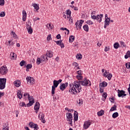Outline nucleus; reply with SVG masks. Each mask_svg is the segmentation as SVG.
<instances>
[{"instance_id":"1","label":"nucleus","mask_w":130,"mask_h":130,"mask_svg":"<svg viewBox=\"0 0 130 130\" xmlns=\"http://www.w3.org/2000/svg\"><path fill=\"white\" fill-rule=\"evenodd\" d=\"M81 85H82V86H84L85 87H87V86L90 87L91 83V81L86 78L82 81H74L73 84H70L69 85V92L74 95H76L77 93H80V92L82 91V86H81Z\"/></svg>"},{"instance_id":"2","label":"nucleus","mask_w":130,"mask_h":130,"mask_svg":"<svg viewBox=\"0 0 130 130\" xmlns=\"http://www.w3.org/2000/svg\"><path fill=\"white\" fill-rule=\"evenodd\" d=\"M91 18L92 19V20H96L97 21H99V23H101L103 18V14L98 15L96 16L91 15Z\"/></svg>"},{"instance_id":"3","label":"nucleus","mask_w":130,"mask_h":130,"mask_svg":"<svg viewBox=\"0 0 130 130\" xmlns=\"http://www.w3.org/2000/svg\"><path fill=\"white\" fill-rule=\"evenodd\" d=\"M67 121H70L68 122L69 124H70L72 126H73V114L71 113H67Z\"/></svg>"},{"instance_id":"4","label":"nucleus","mask_w":130,"mask_h":130,"mask_svg":"<svg viewBox=\"0 0 130 130\" xmlns=\"http://www.w3.org/2000/svg\"><path fill=\"white\" fill-rule=\"evenodd\" d=\"M8 73V68L6 66H4L0 68V74L1 75H6Z\"/></svg>"},{"instance_id":"5","label":"nucleus","mask_w":130,"mask_h":130,"mask_svg":"<svg viewBox=\"0 0 130 130\" xmlns=\"http://www.w3.org/2000/svg\"><path fill=\"white\" fill-rule=\"evenodd\" d=\"M125 91L123 90H118V97H122V98H123V97H125L126 96V94L125 93Z\"/></svg>"},{"instance_id":"6","label":"nucleus","mask_w":130,"mask_h":130,"mask_svg":"<svg viewBox=\"0 0 130 130\" xmlns=\"http://www.w3.org/2000/svg\"><path fill=\"white\" fill-rule=\"evenodd\" d=\"M83 23H84L83 20H80V21H77L76 22L75 25L77 30L82 28V24H83Z\"/></svg>"},{"instance_id":"7","label":"nucleus","mask_w":130,"mask_h":130,"mask_svg":"<svg viewBox=\"0 0 130 130\" xmlns=\"http://www.w3.org/2000/svg\"><path fill=\"white\" fill-rule=\"evenodd\" d=\"M29 126L31 128H34V130H38L39 129V127H38V125L37 124L34 123L32 122H30L29 123Z\"/></svg>"},{"instance_id":"8","label":"nucleus","mask_w":130,"mask_h":130,"mask_svg":"<svg viewBox=\"0 0 130 130\" xmlns=\"http://www.w3.org/2000/svg\"><path fill=\"white\" fill-rule=\"evenodd\" d=\"M39 118H40L43 123H45V122H46V121H45V119L44 118V114L43 113H40L39 115Z\"/></svg>"},{"instance_id":"9","label":"nucleus","mask_w":130,"mask_h":130,"mask_svg":"<svg viewBox=\"0 0 130 130\" xmlns=\"http://www.w3.org/2000/svg\"><path fill=\"white\" fill-rule=\"evenodd\" d=\"M26 81H27V83H29L31 85H33L35 83V79L31 77H27L26 78Z\"/></svg>"},{"instance_id":"10","label":"nucleus","mask_w":130,"mask_h":130,"mask_svg":"<svg viewBox=\"0 0 130 130\" xmlns=\"http://www.w3.org/2000/svg\"><path fill=\"white\" fill-rule=\"evenodd\" d=\"M68 86H69V83L68 82L61 84L59 87L60 90H61V91H64L66 88H68Z\"/></svg>"},{"instance_id":"11","label":"nucleus","mask_w":130,"mask_h":130,"mask_svg":"<svg viewBox=\"0 0 130 130\" xmlns=\"http://www.w3.org/2000/svg\"><path fill=\"white\" fill-rule=\"evenodd\" d=\"M90 125H91V121L88 120L84 122L83 127L84 129H87V128H88L90 126Z\"/></svg>"},{"instance_id":"12","label":"nucleus","mask_w":130,"mask_h":130,"mask_svg":"<svg viewBox=\"0 0 130 130\" xmlns=\"http://www.w3.org/2000/svg\"><path fill=\"white\" fill-rule=\"evenodd\" d=\"M26 29L28 31V34H32V33H33V29L29 24H26Z\"/></svg>"},{"instance_id":"13","label":"nucleus","mask_w":130,"mask_h":130,"mask_svg":"<svg viewBox=\"0 0 130 130\" xmlns=\"http://www.w3.org/2000/svg\"><path fill=\"white\" fill-rule=\"evenodd\" d=\"M22 21L25 22V21H26V19H27V13H26L25 10L22 11Z\"/></svg>"},{"instance_id":"14","label":"nucleus","mask_w":130,"mask_h":130,"mask_svg":"<svg viewBox=\"0 0 130 130\" xmlns=\"http://www.w3.org/2000/svg\"><path fill=\"white\" fill-rule=\"evenodd\" d=\"M74 121H77L78 120V118L79 117V114L78 113L77 111H75L74 114Z\"/></svg>"},{"instance_id":"15","label":"nucleus","mask_w":130,"mask_h":130,"mask_svg":"<svg viewBox=\"0 0 130 130\" xmlns=\"http://www.w3.org/2000/svg\"><path fill=\"white\" fill-rule=\"evenodd\" d=\"M40 108V104L39 102H37L34 107V110H39V109Z\"/></svg>"},{"instance_id":"16","label":"nucleus","mask_w":130,"mask_h":130,"mask_svg":"<svg viewBox=\"0 0 130 130\" xmlns=\"http://www.w3.org/2000/svg\"><path fill=\"white\" fill-rule=\"evenodd\" d=\"M14 84L15 87H20L21 86V81L19 80H16L14 82Z\"/></svg>"},{"instance_id":"17","label":"nucleus","mask_w":130,"mask_h":130,"mask_svg":"<svg viewBox=\"0 0 130 130\" xmlns=\"http://www.w3.org/2000/svg\"><path fill=\"white\" fill-rule=\"evenodd\" d=\"M108 83L105 81H103V82L100 84V87L102 88H104V87H107Z\"/></svg>"},{"instance_id":"18","label":"nucleus","mask_w":130,"mask_h":130,"mask_svg":"<svg viewBox=\"0 0 130 130\" xmlns=\"http://www.w3.org/2000/svg\"><path fill=\"white\" fill-rule=\"evenodd\" d=\"M46 56H47V57L51 58L52 56H53V53L50 51H47L46 54Z\"/></svg>"},{"instance_id":"19","label":"nucleus","mask_w":130,"mask_h":130,"mask_svg":"<svg viewBox=\"0 0 130 130\" xmlns=\"http://www.w3.org/2000/svg\"><path fill=\"white\" fill-rule=\"evenodd\" d=\"M11 59H16L17 58V54L15 53H11L10 54Z\"/></svg>"},{"instance_id":"20","label":"nucleus","mask_w":130,"mask_h":130,"mask_svg":"<svg viewBox=\"0 0 130 130\" xmlns=\"http://www.w3.org/2000/svg\"><path fill=\"white\" fill-rule=\"evenodd\" d=\"M0 84L6 85V83H7V79L6 78H0Z\"/></svg>"},{"instance_id":"21","label":"nucleus","mask_w":130,"mask_h":130,"mask_svg":"<svg viewBox=\"0 0 130 130\" xmlns=\"http://www.w3.org/2000/svg\"><path fill=\"white\" fill-rule=\"evenodd\" d=\"M3 130H9V124L8 123L3 124Z\"/></svg>"},{"instance_id":"22","label":"nucleus","mask_w":130,"mask_h":130,"mask_svg":"<svg viewBox=\"0 0 130 130\" xmlns=\"http://www.w3.org/2000/svg\"><path fill=\"white\" fill-rule=\"evenodd\" d=\"M34 103H35V100H33V101H29V103L26 104V106L27 107H30V106H32V105L34 104Z\"/></svg>"},{"instance_id":"23","label":"nucleus","mask_w":130,"mask_h":130,"mask_svg":"<svg viewBox=\"0 0 130 130\" xmlns=\"http://www.w3.org/2000/svg\"><path fill=\"white\" fill-rule=\"evenodd\" d=\"M41 60L42 62H44L45 60H48V59L47 58V57L46 56V55H45V56H42Z\"/></svg>"},{"instance_id":"24","label":"nucleus","mask_w":130,"mask_h":130,"mask_svg":"<svg viewBox=\"0 0 130 130\" xmlns=\"http://www.w3.org/2000/svg\"><path fill=\"white\" fill-rule=\"evenodd\" d=\"M58 82H57V80H54L53 81V85L52 87H53V88H57V86H58Z\"/></svg>"},{"instance_id":"25","label":"nucleus","mask_w":130,"mask_h":130,"mask_svg":"<svg viewBox=\"0 0 130 130\" xmlns=\"http://www.w3.org/2000/svg\"><path fill=\"white\" fill-rule=\"evenodd\" d=\"M105 24L106 25H110V17L109 18H106L105 20Z\"/></svg>"},{"instance_id":"26","label":"nucleus","mask_w":130,"mask_h":130,"mask_svg":"<svg viewBox=\"0 0 130 130\" xmlns=\"http://www.w3.org/2000/svg\"><path fill=\"white\" fill-rule=\"evenodd\" d=\"M74 41H75V36H70L69 38V42L72 43V42H74Z\"/></svg>"},{"instance_id":"27","label":"nucleus","mask_w":130,"mask_h":130,"mask_svg":"<svg viewBox=\"0 0 130 130\" xmlns=\"http://www.w3.org/2000/svg\"><path fill=\"white\" fill-rule=\"evenodd\" d=\"M104 115V110H101L100 111L98 112V116H102V115Z\"/></svg>"},{"instance_id":"28","label":"nucleus","mask_w":130,"mask_h":130,"mask_svg":"<svg viewBox=\"0 0 130 130\" xmlns=\"http://www.w3.org/2000/svg\"><path fill=\"white\" fill-rule=\"evenodd\" d=\"M17 96H18V98H19V99H22V97H23V94L21 92V91H19L17 92Z\"/></svg>"},{"instance_id":"29","label":"nucleus","mask_w":130,"mask_h":130,"mask_svg":"<svg viewBox=\"0 0 130 130\" xmlns=\"http://www.w3.org/2000/svg\"><path fill=\"white\" fill-rule=\"evenodd\" d=\"M83 28L84 31H86V32H88L89 31V26H88V25L87 24L84 25Z\"/></svg>"},{"instance_id":"30","label":"nucleus","mask_w":130,"mask_h":130,"mask_svg":"<svg viewBox=\"0 0 130 130\" xmlns=\"http://www.w3.org/2000/svg\"><path fill=\"white\" fill-rule=\"evenodd\" d=\"M83 100L79 99L78 101H77V103L78 104V106H81V104H83Z\"/></svg>"},{"instance_id":"31","label":"nucleus","mask_w":130,"mask_h":130,"mask_svg":"<svg viewBox=\"0 0 130 130\" xmlns=\"http://www.w3.org/2000/svg\"><path fill=\"white\" fill-rule=\"evenodd\" d=\"M20 67H23V66H25L26 64V61L24 60H22L20 62Z\"/></svg>"},{"instance_id":"32","label":"nucleus","mask_w":130,"mask_h":130,"mask_svg":"<svg viewBox=\"0 0 130 130\" xmlns=\"http://www.w3.org/2000/svg\"><path fill=\"white\" fill-rule=\"evenodd\" d=\"M118 116V113L116 112L112 114L113 118H116Z\"/></svg>"},{"instance_id":"33","label":"nucleus","mask_w":130,"mask_h":130,"mask_svg":"<svg viewBox=\"0 0 130 130\" xmlns=\"http://www.w3.org/2000/svg\"><path fill=\"white\" fill-rule=\"evenodd\" d=\"M116 107H117L116 105H114L113 107H111V109L110 110V111L112 112L114 111L115 110H116Z\"/></svg>"},{"instance_id":"34","label":"nucleus","mask_w":130,"mask_h":130,"mask_svg":"<svg viewBox=\"0 0 130 130\" xmlns=\"http://www.w3.org/2000/svg\"><path fill=\"white\" fill-rule=\"evenodd\" d=\"M32 7H34V8H35V9L36 10V11H38V10H39V6L38 5H37V4H34L32 5Z\"/></svg>"},{"instance_id":"35","label":"nucleus","mask_w":130,"mask_h":130,"mask_svg":"<svg viewBox=\"0 0 130 130\" xmlns=\"http://www.w3.org/2000/svg\"><path fill=\"white\" fill-rule=\"evenodd\" d=\"M118 47H119V44L118 43H115L114 44V48L115 49H117V48H118Z\"/></svg>"},{"instance_id":"36","label":"nucleus","mask_w":130,"mask_h":130,"mask_svg":"<svg viewBox=\"0 0 130 130\" xmlns=\"http://www.w3.org/2000/svg\"><path fill=\"white\" fill-rule=\"evenodd\" d=\"M28 99L29 101H33V100H34V97L32 96H30V94H28Z\"/></svg>"},{"instance_id":"37","label":"nucleus","mask_w":130,"mask_h":130,"mask_svg":"<svg viewBox=\"0 0 130 130\" xmlns=\"http://www.w3.org/2000/svg\"><path fill=\"white\" fill-rule=\"evenodd\" d=\"M72 14V12L70 9L67 10L66 14L68 16V17H71V15Z\"/></svg>"},{"instance_id":"38","label":"nucleus","mask_w":130,"mask_h":130,"mask_svg":"<svg viewBox=\"0 0 130 130\" xmlns=\"http://www.w3.org/2000/svg\"><path fill=\"white\" fill-rule=\"evenodd\" d=\"M76 56L77 59H82V54H77Z\"/></svg>"},{"instance_id":"39","label":"nucleus","mask_w":130,"mask_h":130,"mask_svg":"<svg viewBox=\"0 0 130 130\" xmlns=\"http://www.w3.org/2000/svg\"><path fill=\"white\" fill-rule=\"evenodd\" d=\"M107 78H108L109 81H110L111 78H112V74L111 73H108Z\"/></svg>"},{"instance_id":"40","label":"nucleus","mask_w":130,"mask_h":130,"mask_svg":"<svg viewBox=\"0 0 130 130\" xmlns=\"http://www.w3.org/2000/svg\"><path fill=\"white\" fill-rule=\"evenodd\" d=\"M120 44L121 45V47H126V45L124 44V42L122 41L120 42Z\"/></svg>"},{"instance_id":"41","label":"nucleus","mask_w":130,"mask_h":130,"mask_svg":"<svg viewBox=\"0 0 130 130\" xmlns=\"http://www.w3.org/2000/svg\"><path fill=\"white\" fill-rule=\"evenodd\" d=\"M6 88V84H0V90H4Z\"/></svg>"},{"instance_id":"42","label":"nucleus","mask_w":130,"mask_h":130,"mask_svg":"<svg viewBox=\"0 0 130 130\" xmlns=\"http://www.w3.org/2000/svg\"><path fill=\"white\" fill-rule=\"evenodd\" d=\"M43 62L41 61V59L40 58H38L37 59V64H40V63H42Z\"/></svg>"},{"instance_id":"43","label":"nucleus","mask_w":130,"mask_h":130,"mask_svg":"<svg viewBox=\"0 0 130 130\" xmlns=\"http://www.w3.org/2000/svg\"><path fill=\"white\" fill-rule=\"evenodd\" d=\"M103 97H104V100H106V98H107V93L104 92L102 95Z\"/></svg>"},{"instance_id":"44","label":"nucleus","mask_w":130,"mask_h":130,"mask_svg":"<svg viewBox=\"0 0 130 130\" xmlns=\"http://www.w3.org/2000/svg\"><path fill=\"white\" fill-rule=\"evenodd\" d=\"M12 41H9L8 43H9V46H13L14 45H15V43L14 42H12Z\"/></svg>"},{"instance_id":"45","label":"nucleus","mask_w":130,"mask_h":130,"mask_svg":"<svg viewBox=\"0 0 130 130\" xmlns=\"http://www.w3.org/2000/svg\"><path fill=\"white\" fill-rule=\"evenodd\" d=\"M6 16V12H1L0 13V17L3 18V17H5Z\"/></svg>"},{"instance_id":"46","label":"nucleus","mask_w":130,"mask_h":130,"mask_svg":"<svg viewBox=\"0 0 130 130\" xmlns=\"http://www.w3.org/2000/svg\"><path fill=\"white\" fill-rule=\"evenodd\" d=\"M55 91V87H52V91H51L52 96H53V95H54Z\"/></svg>"},{"instance_id":"47","label":"nucleus","mask_w":130,"mask_h":130,"mask_svg":"<svg viewBox=\"0 0 130 130\" xmlns=\"http://www.w3.org/2000/svg\"><path fill=\"white\" fill-rule=\"evenodd\" d=\"M125 67H126V69L130 70V62L126 63Z\"/></svg>"},{"instance_id":"48","label":"nucleus","mask_w":130,"mask_h":130,"mask_svg":"<svg viewBox=\"0 0 130 130\" xmlns=\"http://www.w3.org/2000/svg\"><path fill=\"white\" fill-rule=\"evenodd\" d=\"M77 79H78V80H83V76H82L81 75H77L76 76Z\"/></svg>"},{"instance_id":"49","label":"nucleus","mask_w":130,"mask_h":130,"mask_svg":"<svg viewBox=\"0 0 130 130\" xmlns=\"http://www.w3.org/2000/svg\"><path fill=\"white\" fill-rule=\"evenodd\" d=\"M26 69H32V64H27L26 66Z\"/></svg>"},{"instance_id":"50","label":"nucleus","mask_w":130,"mask_h":130,"mask_svg":"<svg viewBox=\"0 0 130 130\" xmlns=\"http://www.w3.org/2000/svg\"><path fill=\"white\" fill-rule=\"evenodd\" d=\"M20 106H21L22 107H26V104L25 102H21L20 104Z\"/></svg>"},{"instance_id":"51","label":"nucleus","mask_w":130,"mask_h":130,"mask_svg":"<svg viewBox=\"0 0 130 130\" xmlns=\"http://www.w3.org/2000/svg\"><path fill=\"white\" fill-rule=\"evenodd\" d=\"M46 27H48V28H50V29H52V28H53V25H51V24L49 23V24H47L46 25Z\"/></svg>"},{"instance_id":"52","label":"nucleus","mask_w":130,"mask_h":130,"mask_svg":"<svg viewBox=\"0 0 130 130\" xmlns=\"http://www.w3.org/2000/svg\"><path fill=\"white\" fill-rule=\"evenodd\" d=\"M86 23L88 24V25H93V22L91 20H87Z\"/></svg>"},{"instance_id":"53","label":"nucleus","mask_w":130,"mask_h":130,"mask_svg":"<svg viewBox=\"0 0 130 130\" xmlns=\"http://www.w3.org/2000/svg\"><path fill=\"white\" fill-rule=\"evenodd\" d=\"M5 5V0H0V6Z\"/></svg>"},{"instance_id":"54","label":"nucleus","mask_w":130,"mask_h":130,"mask_svg":"<svg viewBox=\"0 0 130 130\" xmlns=\"http://www.w3.org/2000/svg\"><path fill=\"white\" fill-rule=\"evenodd\" d=\"M65 110H68V111L69 112H72L74 111V109H68V107H66L65 108Z\"/></svg>"},{"instance_id":"55","label":"nucleus","mask_w":130,"mask_h":130,"mask_svg":"<svg viewBox=\"0 0 130 130\" xmlns=\"http://www.w3.org/2000/svg\"><path fill=\"white\" fill-rule=\"evenodd\" d=\"M47 40L49 41V40H51V35H49L47 37Z\"/></svg>"},{"instance_id":"56","label":"nucleus","mask_w":130,"mask_h":130,"mask_svg":"<svg viewBox=\"0 0 130 130\" xmlns=\"http://www.w3.org/2000/svg\"><path fill=\"white\" fill-rule=\"evenodd\" d=\"M55 42H56L57 45H60L61 42H62V40L57 41H55Z\"/></svg>"},{"instance_id":"57","label":"nucleus","mask_w":130,"mask_h":130,"mask_svg":"<svg viewBox=\"0 0 130 130\" xmlns=\"http://www.w3.org/2000/svg\"><path fill=\"white\" fill-rule=\"evenodd\" d=\"M59 46H61V48H63L64 47V44H63L62 42L59 45Z\"/></svg>"},{"instance_id":"58","label":"nucleus","mask_w":130,"mask_h":130,"mask_svg":"<svg viewBox=\"0 0 130 130\" xmlns=\"http://www.w3.org/2000/svg\"><path fill=\"white\" fill-rule=\"evenodd\" d=\"M109 49H110V48H109V47H106L105 48V51L106 52L107 51H109Z\"/></svg>"},{"instance_id":"59","label":"nucleus","mask_w":130,"mask_h":130,"mask_svg":"<svg viewBox=\"0 0 130 130\" xmlns=\"http://www.w3.org/2000/svg\"><path fill=\"white\" fill-rule=\"evenodd\" d=\"M100 93H103L104 92V89L103 88V87H100Z\"/></svg>"},{"instance_id":"60","label":"nucleus","mask_w":130,"mask_h":130,"mask_svg":"<svg viewBox=\"0 0 130 130\" xmlns=\"http://www.w3.org/2000/svg\"><path fill=\"white\" fill-rule=\"evenodd\" d=\"M68 20H69V21H71V23H73V19L71 18V17H69V16H67Z\"/></svg>"},{"instance_id":"61","label":"nucleus","mask_w":130,"mask_h":130,"mask_svg":"<svg viewBox=\"0 0 130 130\" xmlns=\"http://www.w3.org/2000/svg\"><path fill=\"white\" fill-rule=\"evenodd\" d=\"M73 66H75L76 68L79 66V64H78L77 62H73Z\"/></svg>"},{"instance_id":"62","label":"nucleus","mask_w":130,"mask_h":130,"mask_svg":"<svg viewBox=\"0 0 130 130\" xmlns=\"http://www.w3.org/2000/svg\"><path fill=\"white\" fill-rule=\"evenodd\" d=\"M108 74H109V72H107L106 71V73H104V76L106 78H107V76H108Z\"/></svg>"},{"instance_id":"63","label":"nucleus","mask_w":130,"mask_h":130,"mask_svg":"<svg viewBox=\"0 0 130 130\" xmlns=\"http://www.w3.org/2000/svg\"><path fill=\"white\" fill-rule=\"evenodd\" d=\"M60 37H61V36H60V35L59 34H58V35L56 36V38H57V39H60Z\"/></svg>"},{"instance_id":"64","label":"nucleus","mask_w":130,"mask_h":130,"mask_svg":"<svg viewBox=\"0 0 130 130\" xmlns=\"http://www.w3.org/2000/svg\"><path fill=\"white\" fill-rule=\"evenodd\" d=\"M126 54L130 57V51H128L126 53Z\"/></svg>"}]
</instances>
